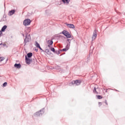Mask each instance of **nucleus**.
I'll return each mask as SVG.
<instances>
[{
    "label": "nucleus",
    "mask_w": 125,
    "mask_h": 125,
    "mask_svg": "<svg viewBox=\"0 0 125 125\" xmlns=\"http://www.w3.org/2000/svg\"><path fill=\"white\" fill-rule=\"evenodd\" d=\"M25 61L26 64L28 65H30L31 63L32 62V59L31 58H27V56H25Z\"/></svg>",
    "instance_id": "nucleus-5"
},
{
    "label": "nucleus",
    "mask_w": 125,
    "mask_h": 125,
    "mask_svg": "<svg viewBox=\"0 0 125 125\" xmlns=\"http://www.w3.org/2000/svg\"><path fill=\"white\" fill-rule=\"evenodd\" d=\"M98 99H101L102 98V97L101 96H97Z\"/></svg>",
    "instance_id": "nucleus-24"
},
{
    "label": "nucleus",
    "mask_w": 125,
    "mask_h": 125,
    "mask_svg": "<svg viewBox=\"0 0 125 125\" xmlns=\"http://www.w3.org/2000/svg\"><path fill=\"white\" fill-rule=\"evenodd\" d=\"M81 83H82V82L80 80L74 81H72V83L69 84V85H73V84L74 85H80V84H81Z\"/></svg>",
    "instance_id": "nucleus-1"
},
{
    "label": "nucleus",
    "mask_w": 125,
    "mask_h": 125,
    "mask_svg": "<svg viewBox=\"0 0 125 125\" xmlns=\"http://www.w3.org/2000/svg\"><path fill=\"white\" fill-rule=\"evenodd\" d=\"M45 52L47 53L48 55H50L51 54V52L49 49H47L45 50Z\"/></svg>",
    "instance_id": "nucleus-14"
},
{
    "label": "nucleus",
    "mask_w": 125,
    "mask_h": 125,
    "mask_svg": "<svg viewBox=\"0 0 125 125\" xmlns=\"http://www.w3.org/2000/svg\"><path fill=\"white\" fill-rule=\"evenodd\" d=\"M48 47H49V48H50L51 47V45H49V44H48Z\"/></svg>",
    "instance_id": "nucleus-26"
},
{
    "label": "nucleus",
    "mask_w": 125,
    "mask_h": 125,
    "mask_svg": "<svg viewBox=\"0 0 125 125\" xmlns=\"http://www.w3.org/2000/svg\"><path fill=\"white\" fill-rule=\"evenodd\" d=\"M99 106H101V105H102V103L99 102Z\"/></svg>",
    "instance_id": "nucleus-25"
},
{
    "label": "nucleus",
    "mask_w": 125,
    "mask_h": 125,
    "mask_svg": "<svg viewBox=\"0 0 125 125\" xmlns=\"http://www.w3.org/2000/svg\"><path fill=\"white\" fill-rule=\"evenodd\" d=\"M30 41H31V36H30V34H27L26 36L25 39H24L25 44H26V43H27V42H30Z\"/></svg>",
    "instance_id": "nucleus-4"
},
{
    "label": "nucleus",
    "mask_w": 125,
    "mask_h": 125,
    "mask_svg": "<svg viewBox=\"0 0 125 125\" xmlns=\"http://www.w3.org/2000/svg\"><path fill=\"white\" fill-rule=\"evenodd\" d=\"M7 85V83L5 82L4 83H3V86L5 87Z\"/></svg>",
    "instance_id": "nucleus-21"
},
{
    "label": "nucleus",
    "mask_w": 125,
    "mask_h": 125,
    "mask_svg": "<svg viewBox=\"0 0 125 125\" xmlns=\"http://www.w3.org/2000/svg\"><path fill=\"white\" fill-rule=\"evenodd\" d=\"M105 104L107 105V102H105Z\"/></svg>",
    "instance_id": "nucleus-28"
},
{
    "label": "nucleus",
    "mask_w": 125,
    "mask_h": 125,
    "mask_svg": "<svg viewBox=\"0 0 125 125\" xmlns=\"http://www.w3.org/2000/svg\"><path fill=\"white\" fill-rule=\"evenodd\" d=\"M62 34L64 35L66 38H71V34L69 33V32L66 30H63L62 32Z\"/></svg>",
    "instance_id": "nucleus-3"
},
{
    "label": "nucleus",
    "mask_w": 125,
    "mask_h": 125,
    "mask_svg": "<svg viewBox=\"0 0 125 125\" xmlns=\"http://www.w3.org/2000/svg\"><path fill=\"white\" fill-rule=\"evenodd\" d=\"M14 13H15V10H13L9 12L8 15L9 16H11V15H13V14H14Z\"/></svg>",
    "instance_id": "nucleus-11"
},
{
    "label": "nucleus",
    "mask_w": 125,
    "mask_h": 125,
    "mask_svg": "<svg viewBox=\"0 0 125 125\" xmlns=\"http://www.w3.org/2000/svg\"><path fill=\"white\" fill-rule=\"evenodd\" d=\"M97 37V34H96V31L94 30L93 36L92 37V41H94V40L96 39Z\"/></svg>",
    "instance_id": "nucleus-8"
},
{
    "label": "nucleus",
    "mask_w": 125,
    "mask_h": 125,
    "mask_svg": "<svg viewBox=\"0 0 125 125\" xmlns=\"http://www.w3.org/2000/svg\"><path fill=\"white\" fill-rule=\"evenodd\" d=\"M31 24V20L27 19L23 21V25L24 26H28Z\"/></svg>",
    "instance_id": "nucleus-2"
},
{
    "label": "nucleus",
    "mask_w": 125,
    "mask_h": 125,
    "mask_svg": "<svg viewBox=\"0 0 125 125\" xmlns=\"http://www.w3.org/2000/svg\"><path fill=\"white\" fill-rule=\"evenodd\" d=\"M67 50H69L66 48H64L62 50V51H67Z\"/></svg>",
    "instance_id": "nucleus-20"
},
{
    "label": "nucleus",
    "mask_w": 125,
    "mask_h": 125,
    "mask_svg": "<svg viewBox=\"0 0 125 125\" xmlns=\"http://www.w3.org/2000/svg\"><path fill=\"white\" fill-rule=\"evenodd\" d=\"M7 28V26L6 25H4L1 29V32H4L5 31V29Z\"/></svg>",
    "instance_id": "nucleus-16"
},
{
    "label": "nucleus",
    "mask_w": 125,
    "mask_h": 125,
    "mask_svg": "<svg viewBox=\"0 0 125 125\" xmlns=\"http://www.w3.org/2000/svg\"><path fill=\"white\" fill-rule=\"evenodd\" d=\"M1 34H2V32L1 31H0V37L1 36Z\"/></svg>",
    "instance_id": "nucleus-27"
},
{
    "label": "nucleus",
    "mask_w": 125,
    "mask_h": 125,
    "mask_svg": "<svg viewBox=\"0 0 125 125\" xmlns=\"http://www.w3.org/2000/svg\"><path fill=\"white\" fill-rule=\"evenodd\" d=\"M94 93H97V91H96V88H94V90H93Z\"/></svg>",
    "instance_id": "nucleus-22"
},
{
    "label": "nucleus",
    "mask_w": 125,
    "mask_h": 125,
    "mask_svg": "<svg viewBox=\"0 0 125 125\" xmlns=\"http://www.w3.org/2000/svg\"><path fill=\"white\" fill-rule=\"evenodd\" d=\"M53 43V42L51 40L48 41V44H49L50 45H51Z\"/></svg>",
    "instance_id": "nucleus-17"
},
{
    "label": "nucleus",
    "mask_w": 125,
    "mask_h": 125,
    "mask_svg": "<svg viewBox=\"0 0 125 125\" xmlns=\"http://www.w3.org/2000/svg\"><path fill=\"white\" fill-rule=\"evenodd\" d=\"M67 42H68L69 43H67V44L66 45L65 48H67L69 50V48H70V43H71V40L68 39Z\"/></svg>",
    "instance_id": "nucleus-9"
},
{
    "label": "nucleus",
    "mask_w": 125,
    "mask_h": 125,
    "mask_svg": "<svg viewBox=\"0 0 125 125\" xmlns=\"http://www.w3.org/2000/svg\"><path fill=\"white\" fill-rule=\"evenodd\" d=\"M43 113V109L42 110H40V111L37 112L36 113H35V115L36 117H39V116H42V114Z\"/></svg>",
    "instance_id": "nucleus-6"
},
{
    "label": "nucleus",
    "mask_w": 125,
    "mask_h": 125,
    "mask_svg": "<svg viewBox=\"0 0 125 125\" xmlns=\"http://www.w3.org/2000/svg\"><path fill=\"white\" fill-rule=\"evenodd\" d=\"M50 49L53 52H55V49H54V48L51 47Z\"/></svg>",
    "instance_id": "nucleus-19"
},
{
    "label": "nucleus",
    "mask_w": 125,
    "mask_h": 125,
    "mask_svg": "<svg viewBox=\"0 0 125 125\" xmlns=\"http://www.w3.org/2000/svg\"><path fill=\"white\" fill-rule=\"evenodd\" d=\"M35 44L37 47L40 48L41 50H42V49L41 47V46H40V44L38 43V42H36Z\"/></svg>",
    "instance_id": "nucleus-13"
},
{
    "label": "nucleus",
    "mask_w": 125,
    "mask_h": 125,
    "mask_svg": "<svg viewBox=\"0 0 125 125\" xmlns=\"http://www.w3.org/2000/svg\"><path fill=\"white\" fill-rule=\"evenodd\" d=\"M33 56V53H29L27 54V58H31Z\"/></svg>",
    "instance_id": "nucleus-15"
},
{
    "label": "nucleus",
    "mask_w": 125,
    "mask_h": 125,
    "mask_svg": "<svg viewBox=\"0 0 125 125\" xmlns=\"http://www.w3.org/2000/svg\"><path fill=\"white\" fill-rule=\"evenodd\" d=\"M4 59H5V58H4V57L0 56V62H2V61H3V60H4Z\"/></svg>",
    "instance_id": "nucleus-18"
},
{
    "label": "nucleus",
    "mask_w": 125,
    "mask_h": 125,
    "mask_svg": "<svg viewBox=\"0 0 125 125\" xmlns=\"http://www.w3.org/2000/svg\"><path fill=\"white\" fill-rule=\"evenodd\" d=\"M14 67H15V68H17V69H20V68H21V64L20 63H16L14 65Z\"/></svg>",
    "instance_id": "nucleus-10"
},
{
    "label": "nucleus",
    "mask_w": 125,
    "mask_h": 125,
    "mask_svg": "<svg viewBox=\"0 0 125 125\" xmlns=\"http://www.w3.org/2000/svg\"><path fill=\"white\" fill-rule=\"evenodd\" d=\"M62 1L63 2L64 5H68V4H69L70 3V1H71V0H62Z\"/></svg>",
    "instance_id": "nucleus-7"
},
{
    "label": "nucleus",
    "mask_w": 125,
    "mask_h": 125,
    "mask_svg": "<svg viewBox=\"0 0 125 125\" xmlns=\"http://www.w3.org/2000/svg\"><path fill=\"white\" fill-rule=\"evenodd\" d=\"M66 26H67L68 28H71L72 29L75 28V26L73 24H66Z\"/></svg>",
    "instance_id": "nucleus-12"
},
{
    "label": "nucleus",
    "mask_w": 125,
    "mask_h": 125,
    "mask_svg": "<svg viewBox=\"0 0 125 125\" xmlns=\"http://www.w3.org/2000/svg\"><path fill=\"white\" fill-rule=\"evenodd\" d=\"M23 35V37H24V34H22Z\"/></svg>",
    "instance_id": "nucleus-29"
},
{
    "label": "nucleus",
    "mask_w": 125,
    "mask_h": 125,
    "mask_svg": "<svg viewBox=\"0 0 125 125\" xmlns=\"http://www.w3.org/2000/svg\"><path fill=\"white\" fill-rule=\"evenodd\" d=\"M3 46H4V47H7V44H6V43H3Z\"/></svg>",
    "instance_id": "nucleus-23"
}]
</instances>
